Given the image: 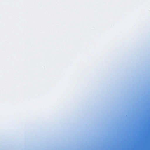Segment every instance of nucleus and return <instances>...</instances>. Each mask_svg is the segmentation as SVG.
Instances as JSON below:
<instances>
[{"mask_svg":"<svg viewBox=\"0 0 150 150\" xmlns=\"http://www.w3.org/2000/svg\"><path fill=\"white\" fill-rule=\"evenodd\" d=\"M141 142H142V139H141Z\"/></svg>","mask_w":150,"mask_h":150,"instance_id":"f257e3e1","label":"nucleus"},{"mask_svg":"<svg viewBox=\"0 0 150 150\" xmlns=\"http://www.w3.org/2000/svg\"><path fill=\"white\" fill-rule=\"evenodd\" d=\"M141 142H142V139H141Z\"/></svg>","mask_w":150,"mask_h":150,"instance_id":"f03ea898","label":"nucleus"},{"mask_svg":"<svg viewBox=\"0 0 150 150\" xmlns=\"http://www.w3.org/2000/svg\"><path fill=\"white\" fill-rule=\"evenodd\" d=\"M141 142H142V139H141Z\"/></svg>","mask_w":150,"mask_h":150,"instance_id":"7ed1b4c3","label":"nucleus"}]
</instances>
